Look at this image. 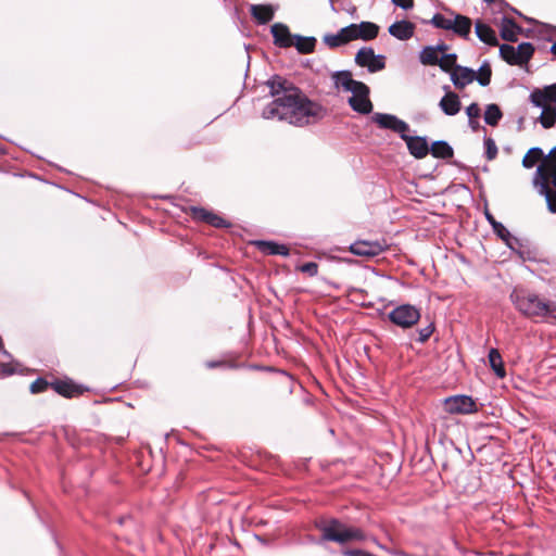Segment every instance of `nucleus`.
Masks as SVG:
<instances>
[{
	"instance_id": "1",
	"label": "nucleus",
	"mask_w": 556,
	"mask_h": 556,
	"mask_svg": "<svg viewBox=\"0 0 556 556\" xmlns=\"http://www.w3.org/2000/svg\"><path fill=\"white\" fill-rule=\"evenodd\" d=\"M266 85L274 99L263 109V118L303 127L315 124L325 116V109L309 100L290 80L275 75Z\"/></svg>"
},
{
	"instance_id": "2",
	"label": "nucleus",
	"mask_w": 556,
	"mask_h": 556,
	"mask_svg": "<svg viewBox=\"0 0 556 556\" xmlns=\"http://www.w3.org/2000/svg\"><path fill=\"white\" fill-rule=\"evenodd\" d=\"M532 184L539 194L545 198L548 211L556 213V147L552 155L538 166Z\"/></svg>"
},
{
	"instance_id": "3",
	"label": "nucleus",
	"mask_w": 556,
	"mask_h": 556,
	"mask_svg": "<svg viewBox=\"0 0 556 556\" xmlns=\"http://www.w3.org/2000/svg\"><path fill=\"white\" fill-rule=\"evenodd\" d=\"M516 308L527 317H552L556 319V302H546L534 293L517 292L511 294Z\"/></svg>"
},
{
	"instance_id": "4",
	"label": "nucleus",
	"mask_w": 556,
	"mask_h": 556,
	"mask_svg": "<svg viewBox=\"0 0 556 556\" xmlns=\"http://www.w3.org/2000/svg\"><path fill=\"white\" fill-rule=\"evenodd\" d=\"M448 15L435 13L430 21H424L425 24H431L433 27L451 31L452 35H470L472 20L451 9H445Z\"/></svg>"
},
{
	"instance_id": "5",
	"label": "nucleus",
	"mask_w": 556,
	"mask_h": 556,
	"mask_svg": "<svg viewBox=\"0 0 556 556\" xmlns=\"http://www.w3.org/2000/svg\"><path fill=\"white\" fill-rule=\"evenodd\" d=\"M531 26L523 28L514 18L506 15L501 17V27L497 35H554L556 26L540 22L533 17H525Z\"/></svg>"
},
{
	"instance_id": "6",
	"label": "nucleus",
	"mask_w": 556,
	"mask_h": 556,
	"mask_svg": "<svg viewBox=\"0 0 556 556\" xmlns=\"http://www.w3.org/2000/svg\"><path fill=\"white\" fill-rule=\"evenodd\" d=\"M534 53V47L530 42H521L518 46L504 43L500 46V55L509 65L522 67L527 65Z\"/></svg>"
},
{
	"instance_id": "7",
	"label": "nucleus",
	"mask_w": 556,
	"mask_h": 556,
	"mask_svg": "<svg viewBox=\"0 0 556 556\" xmlns=\"http://www.w3.org/2000/svg\"><path fill=\"white\" fill-rule=\"evenodd\" d=\"M389 319L401 328H410L420 319V311L410 304H402L389 313Z\"/></svg>"
},
{
	"instance_id": "8",
	"label": "nucleus",
	"mask_w": 556,
	"mask_h": 556,
	"mask_svg": "<svg viewBox=\"0 0 556 556\" xmlns=\"http://www.w3.org/2000/svg\"><path fill=\"white\" fill-rule=\"evenodd\" d=\"M317 528L320 530L321 539L324 541L345 544L349 526L341 522L339 519L331 518L328 520H321L317 523Z\"/></svg>"
},
{
	"instance_id": "9",
	"label": "nucleus",
	"mask_w": 556,
	"mask_h": 556,
	"mask_svg": "<svg viewBox=\"0 0 556 556\" xmlns=\"http://www.w3.org/2000/svg\"><path fill=\"white\" fill-rule=\"evenodd\" d=\"M443 406L448 414H471L477 412V405L468 395H454L444 400Z\"/></svg>"
},
{
	"instance_id": "10",
	"label": "nucleus",
	"mask_w": 556,
	"mask_h": 556,
	"mask_svg": "<svg viewBox=\"0 0 556 556\" xmlns=\"http://www.w3.org/2000/svg\"><path fill=\"white\" fill-rule=\"evenodd\" d=\"M371 119L381 129H390L404 137V134L409 131V125L392 114L375 113Z\"/></svg>"
},
{
	"instance_id": "11",
	"label": "nucleus",
	"mask_w": 556,
	"mask_h": 556,
	"mask_svg": "<svg viewBox=\"0 0 556 556\" xmlns=\"http://www.w3.org/2000/svg\"><path fill=\"white\" fill-rule=\"evenodd\" d=\"M275 46L279 48L295 47L300 53H311L316 45L315 37H274Z\"/></svg>"
},
{
	"instance_id": "12",
	"label": "nucleus",
	"mask_w": 556,
	"mask_h": 556,
	"mask_svg": "<svg viewBox=\"0 0 556 556\" xmlns=\"http://www.w3.org/2000/svg\"><path fill=\"white\" fill-rule=\"evenodd\" d=\"M350 106L357 113L369 114L372 111V103L369 99V88L363 83L359 88L352 91L349 98Z\"/></svg>"
},
{
	"instance_id": "13",
	"label": "nucleus",
	"mask_w": 556,
	"mask_h": 556,
	"mask_svg": "<svg viewBox=\"0 0 556 556\" xmlns=\"http://www.w3.org/2000/svg\"><path fill=\"white\" fill-rule=\"evenodd\" d=\"M380 27L372 22H361L349 24L336 33L327 31L324 35H379Z\"/></svg>"
},
{
	"instance_id": "14",
	"label": "nucleus",
	"mask_w": 556,
	"mask_h": 556,
	"mask_svg": "<svg viewBox=\"0 0 556 556\" xmlns=\"http://www.w3.org/2000/svg\"><path fill=\"white\" fill-rule=\"evenodd\" d=\"M384 250V245L379 241H356L350 247V251L358 256L372 257L379 255Z\"/></svg>"
},
{
	"instance_id": "15",
	"label": "nucleus",
	"mask_w": 556,
	"mask_h": 556,
	"mask_svg": "<svg viewBox=\"0 0 556 556\" xmlns=\"http://www.w3.org/2000/svg\"><path fill=\"white\" fill-rule=\"evenodd\" d=\"M402 139L406 142L409 153L416 159H424L428 155L430 148L425 137L408 136L405 132Z\"/></svg>"
},
{
	"instance_id": "16",
	"label": "nucleus",
	"mask_w": 556,
	"mask_h": 556,
	"mask_svg": "<svg viewBox=\"0 0 556 556\" xmlns=\"http://www.w3.org/2000/svg\"><path fill=\"white\" fill-rule=\"evenodd\" d=\"M530 101L535 106H542L544 104H549L551 102L556 103V84L543 89L533 90L530 94Z\"/></svg>"
},
{
	"instance_id": "17",
	"label": "nucleus",
	"mask_w": 556,
	"mask_h": 556,
	"mask_svg": "<svg viewBox=\"0 0 556 556\" xmlns=\"http://www.w3.org/2000/svg\"><path fill=\"white\" fill-rule=\"evenodd\" d=\"M451 79L458 89L465 88L476 79V72L463 66H455L451 72Z\"/></svg>"
},
{
	"instance_id": "18",
	"label": "nucleus",
	"mask_w": 556,
	"mask_h": 556,
	"mask_svg": "<svg viewBox=\"0 0 556 556\" xmlns=\"http://www.w3.org/2000/svg\"><path fill=\"white\" fill-rule=\"evenodd\" d=\"M192 216L194 219L207 223L211 226L217 227V228H224L228 227L229 224L220 216L206 211L202 207H192Z\"/></svg>"
},
{
	"instance_id": "19",
	"label": "nucleus",
	"mask_w": 556,
	"mask_h": 556,
	"mask_svg": "<svg viewBox=\"0 0 556 556\" xmlns=\"http://www.w3.org/2000/svg\"><path fill=\"white\" fill-rule=\"evenodd\" d=\"M250 13L257 24L265 25L274 18L275 8L271 4H252Z\"/></svg>"
},
{
	"instance_id": "20",
	"label": "nucleus",
	"mask_w": 556,
	"mask_h": 556,
	"mask_svg": "<svg viewBox=\"0 0 556 556\" xmlns=\"http://www.w3.org/2000/svg\"><path fill=\"white\" fill-rule=\"evenodd\" d=\"M332 79L337 88H342L344 91L352 92L356 88H359L362 81L354 80L351 72L342 71L337 72L332 75Z\"/></svg>"
},
{
	"instance_id": "21",
	"label": "nucleus",
	"mask_w": 556,
	"mask_h": 556,
	"mask_svg": "<svg viewBox=\"0 0 556 556\" xmlns=\"http://www.w3.org/2000/svg\"><path fill=\"white\" fill-rule=\"evenodd\" d=\"M51 388L60 395L65 397H74L83 393L81 387L75 384L71 380H56L51 382Z\"/></svg>"
},
{
	"instance_id": "22",
	"label": "nucleus",
	"mask_w": 556,
	"mask_h": 556,
	"mask_svg": "<svg viewBox=\"0 0 556 556\" xmlns=\"http://www.w3.org/2000/svg\"><path fill=\"white\" fill-rule=\"evenodd\" d=\"M445 45H438L437 47H425L419 55V60L424 65H437L439 63L440 54L446 51Z\"/></svg>"
},
{
	"instance_id": "23",
	"label": "nucleus",
	"mask_w": 556,
	"mask_h": 556,
	"mask_svg": "<svg viewBox=\"0 0 556 556\" xmlns=\"http://www.w3.org/2000/svg\"><path fill=\"white\" fill-rule=\"evenodd\" d=\"M439 106L446 115L453 116L460 111L462 103L455 92L446 91L445 96L440 100Z\"/></svg>"
},
{
	"instance_id": "24",
	"label": "nucleus",
	"mask_w": 556,
	"mask_h": 556,
	"mask_svg": "<svg viewBox=\"0 0 556 556\" xmlns=\"http://www.w3.org/2000/svg\"><path fill=\"white\" fill-rule=\"evenodd\" d=\"M552 153L553 150L549 152L547 156H544L543 150L541 148H531L522 159V166L526 168H532L540 161V165H542L543 162L552 155Z\"/></svg>"
},
{
	"instance_id": "25",
	"label": "nucleus",
	"mask_w": 556,
	"mask_h": 556,
	"mask_svg": "<svg viewBox=\"0 0 556 556\" xmlns=\"http://www.w3.org/2000/svg\"><path fill=\"white\" fill-rule=\"evenodd\" d=\"M389 35H415L416 26L413 22L401 20L389 26Z\"/></svg>"
},
{
	"instance_id": "26",
	"label": "nucleus",
	"mask_w": 556,
	"mask_h": 556,
	"mask_svg": "<svg viewBox=\"0 0 556 556\" xmlns=\"http://www.w3.org/2000/svg\"><path fill=\"white\" fill-rule=\"evenodd\" d=\"M260 250L268 255H289V248L270 241H258Z\"/></svg>"
},
{
	"instance_id": "27",
	"label": "nucleus",
	"mask_w": 556,
	"mask_h": 556,
	"mask_svg": "<svg viewBox=\"0 0 556 556\" xmlns=\"http://www.w3.org/2000/svg\"><path fill=\"white\" fill-rule=\"evenodd\" d=\"M542 109V113L539 117V122L544 128H551L556 123V108L551 104H544L540 106Z\"/></svg>"
},
{
	"instance_id": "28",
	"label": "nucleus",
	"mask_w": 556,
	"mask_h": 556,
	"mask_svg": "<svg viewBox=\"0 0 556 556\" xmlns=\"http://www.w3.org/2000/svg\"><path fill=\"white\" fill-rule=\"evenodd\" d=\"M429 152L438 159H450L454 152L452 147L446 141H434L429 149Z\"/></svg>"
},
{
	"instance_id": "29",
	"label": "nucleus",
	"mask_w": 556,
	"mask_h": 556,
	"mask_svg": "<svg viewBox=\"0 0 556 556\" xmlns=\"http://www.w3.org/2000/svg\"><path fill=\"white\" fill-rule=\"evenodd\" d=\"M489 363L497 377L503 378L506 375L502 356L496 349H491L489 352Z\"/></svg>"
},
{
	"instance_id": "30",
	"label": "nucleus",
	"mask_w": 556,
	"mask_h": 556,
	"mask_svg": "<svg viewBox=\"0 0 556 556\" xmlns=\"http://www.w3.org/2000/svg\"><path fill=\"white\" fill-rule=\"evenodd\" d=\"M503 114L496 104H489L484 112V122L490 126H496Z\"/></svg>"
},
{
	"instance_id": "31",
	"label": "nucleus",
	"mask_w": 556,
	"mask_h": 556,
	"mask_svg": "<svg viewBox=\"0 0 556 556\" xmlns=\"http://www.w3.org/2000/svg\"><path fill=\"white\" fill-rule=\"evenodd\" d=\"M491 76H492L491 66L488 62H484L480 66L479 71H478V75L476 76V79L481 86L485 87L490 84Z\"/></svg>"
},
{
	"instance_id": "32",
	"label": "nucleus",
	"mask_w": 556,
	"mask_h": 556,
	"mask_svg": "<svg viewBox=\"0 0 556 556\" xmlns=\"http://www.w3.org/2000/svg\"><path fill=\"white\" fill-rule=\"evenodd\" d=\"M374 58L375 54L371 49H361L355 56V61L359 66L367 67Z\"/></svg>"
},
{
	"instance_id": "33",
	"label": "nucleus",
	"mask_w": 556,
	"mask_h": 556,
	"mask_svg": "<svg viewBox=\"0 0 556 556\" xmlns=\"http://www.w3.org/2000/svg\"><path fill=\"white\" fill-rule=\"evenodd\" d=\"M486 219L490 222V224L493 227V230L496 232L498 237L506 240L510 236L509 231L505 228V226L500 222H496L495 218L490 213H486Z\"/></svg>"
},
{
	"instance_id": "34",
	"label": "nucleus",
	"mask_w": 556,
	"mask_h": 556,
	"mask_svg": "<svg viewBox=\"0 0 556 556\" xmlns=\"http://www.w3.org/2000/svg\"><path fill=\"white\" fill-rule=\"evenodd\" d=\"M358 37H324L325 42L328 47H339L348 43L352 39H357ZM363 39H372L374 37H362Z\"/></svg>"
},
{
	"instance_id": "35",
	"label": "nucleus",
	"mask_w": 556,
	"mask_h": 556,
	"mask_svg": "<svg viewBox=\"0 0 556 556\" xmlns=\"http://www.w3.org/2000/svg\"><path fill=\"white\" fill-rule=\"evenodd\" d=\"M475 35H496V33L483 20L477 18L475 22Z\"/></svg>"
},
{
	"instance_id": "36",
	"label": "nucleus",
	"mask_w": 556,
	"mask_h": 556,
	"mask_svg": "<svg viewBox=\"0 0 556 556\" xmlns=\"http://www.w3.org/2000/svg\"><path fill=\"white\" fill-rule=\"evenodd\" d=\"M456 55L455 54H443L439 59L438 65L445 72L451 71L455 66Z\"/></svg>"
},
{
	"instance_id": "37",
	"label": "nucleus",
	"mask_w": 556,
	"mask_h": 556,
	"mask_svg": "<svg viewBox=\"0 0 556 556\" xmlns=\"http://www.w3.org/2000/svg\"><path fill=\"white\" fill-rule=\"evenodd\" d=\"M366 540L365 533L356 527H349L345 543L351 541H364Z\"/></svg>"
},
{
	"instance_id": "38",
	"label": "nucleus",
	"mask_w": 556,
	"mask_h": 556,
	"mask_svg": "<svg viewBox=\"0 0 556 556\" xmlns=\"http://www.w3.org/2000/svg\"><path fill=\"white\" fill-rule=\"evenodd\" d=\"M485 156L489 161H492L497 155V147L492 138L484 139Z\"/></svg>"
},
{
	"instance_id": "39",
	"label": "nucleus",
	"mask_w": 556,
	"mask_h": 556,
	"mask_svg": "<svg viewBox=\"0 0 556 556\" xmlns=\"http://www.w3.org/2000/svg\"><path fill=\"white\" fill-rule=\"evenodd\" d=\"M49 387H51V383L42 378L36 379L30 384V392L36 394L46 391Z\"/></svg>"
},
{
	"instance_id": "40",
	"label": "nucleus",
	"mask_w": 556,
	"mask_h": 556,
	"mask_svg": "<svg viewBox=\"0 0 556 556\" xmlns=\"http://www.w3.org/2000/svg\"><path fill=\"white\" fill-rule=\"evenodd\" d=\"M269 35H293L283 23H275L270 26Z\"/></svg>"
},
{
	"instance_id": "41",
	"label": "nucleus",
	"mask_w": 556,
	"mask_h": 556,
	"mask_svg": "<svg viewBox=\"0 0 556 556\" xmlns=\"http://www.w3.org/2000/svg\"><path fill=\"white\" fill-rule=\"evenodd\" d=\"M384 65H386L384 58L381 55H375V58L372 59L370 64L367 66V68L370 72H377V71L384 68Z\"/></svg>"
},
{
	"instance_id": "42",
	"label": "nucleus",
	"mask_w": 556,
	"mask_h": 556,
	"mask_svg": "<svg viewBox=\"0 0 556 556\" xmlns=\"http://www.w3.org/2000/svg\"><path fill=\"white\" fill-rule=\"evenodd\" d=\"M434 331V326L432 324L419 330V342H426Z\"/></svg>"
},
{
	"instance_id": "43",
	"label": "nucleus",
	"mask_w": 556,
	"mask_h": 556,
	"mask_svg": "<svg viewBox=\"0 0 556 556\" xmlns=\"http://www.w3.org/2000/svg\"><path fill=\"white\" fill-rule=\"evenodd\" d=\"M300 269L302 273H306L309 276H315L318 273V265L314 262H308L303 264Z\"/></svg>"
},
{
	"instance_id": "44",
	"label": "nucleus",
	"mask_w": 556,
	"mask_h": 556,
	"mask_svg": "<svg viewBox=\"0 0 556 556\" xmlns=\"http://www.w3.org/2000/svg\"><path fill=\"white\" fill-rule=\"evenodd\" d=\"M466 113L469 119H478L480 116V108L477 103H471L466 108Z\"/></svg>"
},
{
	"instance_id": "45",
	"label": "nucleus",
	"mask_w": 556,
	"mask_h": 556,
	"mask_svg": "<svg viewBox=\"0 0 556 556\" xmlns=\"http://www.w3.org/2000/svg\"><path fill=\"white\" fill-rule=\"evenodd\" d=\"M395 7H399L405 11L413 9L414 0H391Z\"/></svg>"
},
{
	"instance_id": "46",
	"label": "nucleus",
	"mask_w": 556,
	"mask_h": 556,
	"mask_svg": "<svg viewBox=\"0 0 556 556\" xmlns=\"http://www.w3.org/2000/svg\"><path fill=\"white\" fill-rule=\"evenodd\" d=\"M481 41L490 45V46H497L498 45V40H497V37H493V36H490V37H479Z\"/></svg>"
},
{
	"instance_id": "47",
	"label": "nucleus",
	"mask_w": 556,
	"mask_h": 556,
	"mask_svg": "<svg viewBox=\"0 0 556 556\" xmlns=\"http://www.w3.org/2000/svg\"><path fill=\"white\" fill-rule=\"evenodd\" d=\"M498 2H500L502 5H505V7L509 8V10H510L511 12H514L515 14H517V15H518L520 18H522L523 21H525V17H527L526 15H523V14H522L520 11H518L517 9H515V8L510 7L508 3H507V4H505V3H502L501 1H498Z\"/></svg>"
},
{
	"instance_id": "48",
	"label": "nucleus",
	"mask_w": 556,
	"mask_h": 556,
	"mask_svg": "<svg viewBox=\"0 0 556 556\" xmlns=\"http://www.w3.org/2000/svg\"><path fill=\"white\" fill-rule=\"evenodd\" d=\"M469 125H470V127H471L472 129H475V130H476V129L478 128V126H479V123H478V121H477V119H469Z\"/></svg>"
},
{
	"instance_id": "49",
	"label": "nucleus",
	"mask_w": 556,
	"mask_h": 556,
	"mask_svg": "<svg viewBox=\"0 0 556 556\" xmlns=\"http://www.w3.org/2000/svg\"><path fill=\"white\" fill-rule=\"evenodd\" d=\"M222 364H223L222 362H208L207 363V367L208 368H215V367H217V366H219Z\"/></svg>"
},
{
	"instance_id": "50",
	"label": "nucleus",
	"mask_w": 556,
	"mask_h": 556,
	"mask_svg": "<svg viewBox=\"0 0 556 556\" xmlns=\"http://www.w3.org/2000/svg\"><path fill=\"white\" fill-rule=\"evenodd\" d=\"M501 38L504 40L510 41V42H517V40H518V37H510V36L501 37Z\"/></svg>"
},
{
	"instance_id": "51",
	"label": "nucleus",
	"mask_w": 556,
	"mask_h": 556,
	"mask_svg": "<svg viewBox=\"0 0 556 556\" xmlns=\"http://www.w3.org/2000/svg\"><path fill=\"white\" fill-rule=\"evenodd\" d=\"M551 52L553 53V55L556 58V41L552 45L551 47Z\"/></svg>"
},
{
	"instance_id": "52",
	"label": "nucleus",
	"mask_w": 556,
	"mask_h": 556,
	"mask_svg": "<svg viewBox=\"0 0 556 556\" xmlns=\"http://www.w3.org/2000/svg\"><path fill=\"white\" fill-rule=\"evenodd\" d=\"M371 541L374 542V544H376L380 548H383V546L375 538H372Z\"/></svg>"
},
{
	"instance_id": "53",
	"label": "nucleus",
	"mask_w": 556,
	"mask_h": 556,
	"mask_svg": "<svg viewBox=\"0 0 556 556\" xmlns=\"http://www.w3.org/2000/svg\"><path fill=\"white\" fill-rule=\"evenodd\" d=\"M399 38L403 40V39H407L408 37L401 36Z\"/></svg>"
},
{
	"instance_id": "54",
	"label": "nucleus",
	"mask_w": 556,
	"mask_h": 556,
	"mask_svg": "<svg viewBox=\"0 0 556 556\" xmlns=\"http://www.w3.org/2000/svg\"><path fill=\"white\" fill-rule=\"evenodd\" d=\"M401 555H402V556H410V555H408L407 553H402Z\"/></svg>"
}]
</instances>
